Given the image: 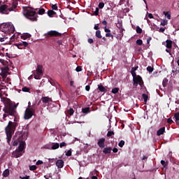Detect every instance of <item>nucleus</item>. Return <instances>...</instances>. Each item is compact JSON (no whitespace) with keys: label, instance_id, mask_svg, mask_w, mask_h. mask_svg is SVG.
I'll return each mask as SVG.
<instances>
[{"label":"nucleus","instance_id":"3c124183","mask_svg":"<svg viewBox=\"0 0 179 179\" xmlns=\"http://www.w3.org/2000/svg\"><path fill=\"white\" fill-rule=\"evenodd\" d=\"M49 82L53 86H56L57 85V83L55 81H54L53 79H51L50 80H49Z\"/></svg>","mask_w":179,"mask_h":179},{"label":"nucleus","instance_id":"052dcab7","mask_svg":"<svg viewBox=\"0 0 179 179\" xmlns=\"http://www.w3.org/2000/svg\"><path fill=\"white\" fill-rule=\"evenodd\" d=\"M173 122V121L172 120L171 117H169L167 120V123L171 124Z\"/></svg>","mask_w":179,"mask_h":179},{"label":"nucleus","instance_id":"412c9836","mask_svg":"<svg viewBox=\"0 0 179 179\" xmlns=\"http://www.w3.org/2000/svg\"><path fill=\"white\" fill-rule=\"evenodd\" d=\"M0 76H1L3 81H6V79L7 78L8 73L1 71V73H0Z\"/></svg>","mask_w":179,"mask_h":179},{"label":"nucleus","instance_id":"ddd939ff","mask_svg":"<svg viewBox=\"0 0 179 179\" xmlns=\"http://www.w3.org/2000/svg\"><path fill=\"white\" fill-rule=\"evenodd\" d=\"M25 145H26V143L24 142V141H20V145H19V147L17 148L18 150V151L20 152H23L24 150V148H25Z\"/></svg>","mask_w":179,"mask_h":179},{"label":"nucleus","instance_id":"423d86ee","mask_svg":"<svg viewBox=\"0 0 179 179\" xmlns=\"http://www.w3.org/2000/svg\"><path fill=\"white\" fill-rule=\"evenodd\" d=\"M138 85L141 87L143 86V81L141 76H137L133 78V85L137 87Z\"/></svg>","mask_w":179,"mask_h":179},{"label":"nucleus","instance_id":"c85d7f7f","mask_svg":"<svg viewBox=\"0 0 179 179\" xmlns=\"http://www.w3.org/2000/svg\"><path fill=\"white\" fill-rule=\"evenodd\" d=\"M174 117L176 119V122L177 123V124H178V122L179 121V112H178L177 113H176L174 115Z\"/></svg>","mask_w":179,"mask_h":179},{"label":"nucleus","instance_id":"774afa93","mask_svg":"<svg viewBox=\"0 0 179 179\" xmlns=\"http://www.w3.org/2000/svg\"><path fill=\"white\" fill-rule=\"evenodd\" d=\"M151 41H152V37H149V38L147 39V43L149 44Z\"/></svg>","mask_w":179,"mask_h":179},{"label":"nucleus","instance_id":"393cba45","mask_svg":"<svg viewBox=\"0 0 179 179\" xmlns=\"http://www.w3.org/2000/svg\"><path fill=\"white\" fill-rule=\"evenodd\" d=\"M142 97L143 98L144 103H148V96L146 94H143Z\"/></svg>","mask_w":179,"mask_h":179},{"label":"nucleus","instance_id":"39448f33","mask_svg":"<svg viewBox=\"0 0 179 179\" xmlns=\"http://www.w3.org/2000/svg\"><path fill=\"white\" fill-rule=\"evenodd\" d=\"M0 30L6 34H11L15 31V27L8 23H3L1 24Z\"/></svg>","mask_w":179,"mask_h":179},{"label":"nucleus","instance_id":"f8f14e48","mask_svg":"<svg viewBox=\"0 0 179 179\" xmlns=\"http://www.w3.org/2000/svg\"><path fill=\"white\" fill-rule=\"evenodd\" d=\"M105 141L106 138H101L100 139L98 140V143L97 145L101 148H103L105 147Z\"/></svg>","mask_w":179,"mask_h":179},{"label":"nucleus","instance_id":"6ab92c4d","mask_svg":"<svg viewBox=\"0 0 179 179\" xmlns=\"http://www.w3.org/2000/svg\"><path fill=\"white\" fill-rule=\"evenodd\" d=\"M166 47L168 48V49H171L172 48V41L171 40H166Z\"/></svg>","mask_w":179,"mask_h":179},{"label":"nucleus","instance_id":"69168bd1","mask_svg":"<svg viewBox=\"0 0 179 179\" xmlns=\"http://www.w3.org/2000/svg\"><path fill=\"white\" fill-rule=\"evenodd\" d=\"M87 42L91 44L94 43V40L92 38H88Z\"/></svg>","mask_w":179,"mask_h":179},{"label":"nucleus","instance_id":"dca6fc26","mask_svg":"<svg viewBox=\"0 0 179 179\" xmlns=\"http://www.w3.org/2000/svg\"><path fill=\"white\" fill-rule=\"evenodd\" d=\"M43 66L42 65H37V68H36V73L37 74H41L43 75Z\"/></svg>","mask_w":179,"mask_h":179},{"label":"nucleus","instance_id":"4d7b16f0","mask_svg":"<svg viewBox=\"0 0 179 179\" xmlns=\"http://www.w3.org/2000/svg\"><path fill=\"white\" fill-rule=\"evenodd\" d=\"M83 70L82 66H78L77 68L76 69V71L78 72H80Z\"/></svg>","mask_w":179,"mask_h":179},{"label":"nucleus","instance_id":"f3484780","mask_svg":"<svg viewBox=\"0 0 179 179\" xmlns=\"http://www.w3.org/2000/svg\"><path fill=\"white\" fill-rule=\"evenodd\" d=\"M113 149L110 147L108 148H105L103 150V152L104 153V155H109L110 153H111Z\"/></svg>","mask_w":179,"mask_h":179},{"label":"nucleus","instance_id":"e433bc0d","mask_svg":"<svg viewBox=\"0 0 179 179\" xmlns=\"http://www.w3.org/2000/svg\"><path fill=\"white\" fill-rule=\"evenodd\" d=\"M115 134L113 131H108L107 133V136L108 137H111Z\"/></svg>","mask_w":179,"mask_h":179},{"label":"nucleus","instance_id":"a211bd4d","mask_svg":"<svg viewBox=\"0 0 179 179\" xmlns=\"http://www.w3.org/2000/svg\"><path fill=\"white\" fill-rule=\"evenodd\" d=\"M98 90H99L101 92H103V93L107 92V89H106V88L104 87V86H103V85H101V84L98 85Z\"/></svg>","mask_w":179,"mask_h":179},{"label":"nucleus","instance_id":"9d476101","mask_svg":"<svg viewBox=\"0 0 179 179\" xmlns=\"http://www.w3.org/2000/svg\"><path fill=\"white\" fill-rule=\"evenodd\" d=\"M27 42H20L19 43H15V46L20 50L24 49L26 47H27Z\"/></svg>","mask_w":179,"mask_h":179},{"label":"nucleus","instance_id":"bf43d9fd","mask_svg":"<svg viewBox=\"0 0 179 179\" xmlns=\"http://www.w3.org/2000/svg\"><path fill=\"white\" fill-rule=\"evenodd\" d=\"M43 160H38L37 162L36 163V166H40L41 164H43Z\"/></svg>","mask_w":179,"mask_h":179},{"label":"nucleus","instance_id":"2eb2a0df","mask_svg":"<svg viewBox=\"0 0 179 179\" xmlns=\"http://www.w3.org/2000/svg\"><path fill=\"white\" fill-rule=\"evenodd\" d=\"M165 131H166V127H161L157 131V135L158 136H160L163 135Z\"/></svg>","mask_w":179,"mask_h":179},{"label":"nucleus","instance_id":"79ce46f5","mask_svg":"<svg viewBox=\"0 0 179 179\" xmlns=\"http://www.w3.org/2000/svg\"><path fill=\"white\" fill-rule=\"evenodd\" d=\"M75 113V110L73 109V108H70L69 110H68V113L70 115H73Z\"/></svg>","mask_w":179,"mask_h":179},{"label":"nucleus","instance_id":"a878e982","mask_svg":"<svg viewBox=\"0 0 179 179\" xmlns=\"http://www.w3.org/2000/svg\"><path fill=\"white\" fill-rule=\"evenodd\" d=\"M56 14V12L52 10H49L48 11V15L49 17H52V15H55Z\"/></svg>","mask_w":179,"mask_h":179},{"label":"nucleus","instance_id":"c03bdc74","mask_svg":"<svg viewBox=\"0 0 179 179\" xmlns=\"http://www.w3.org/2000/svg\"><path fill=\"white\" fill-rule=\"evenodd\" d=\"M94 15L96 16L99 15V8L98 7L96 8V10L94 11Z\"/></svg>","mask_w":179,"mask_h":179},{"label":"nucleus","instance_id":"6e6552de","mask_svg":"<svg viewBox=\"0 0 179 179\" xmlns=\"http://www.w3.org/2000/svg\"><path fill=\"white\" fill-rule=\"evenodd\" d=\"M45 35H48L50 37H59L61 36V34L57 32V31H48L46 34Z\"/></svg>","mask_w":179,"mask_h":179},{"label":"nucleus","instance_id":"aec40b11","mask_svg":"<svg viewBox=\"0 0 179 179\" xmlns=\"http://www.w3.org/2000/svg\"><path fill=\"white\" fill-rule=\"evenodd\" d=\"M31 36V34L26 33L21 35V38L22 40H27V38H30Z\"/></svg>","mask_w":179,"mask_h":179},{"label":"nucleus","instance_id":"5fc2aeb1","mask_svg":"<svg viewBox=\"0 0 179 179\" xmlns=\"http://www.w3.org/2000/svg\"><path fill=\"white\" fill-rule=\"evenodd\" d=\"M67 144L65 142H62L59 144L60 148L66 147Z\"/></svg>","mask_w":179,"mask_h":179},{"label":"nucleus","instance_id":"4be33fe9","mask_svg":"<svg viewBox=\"0 0 179 179\" xmlns=\"http://www.w3.org/2000/svg\"><path fill=\"white\" fill-rule=\"evenodd\" d=\"M82 113H85V114H87V113H90V108L87 107V108H83V109H82Z\"/></svg>","mask_w":179,"mask_h":179},{"label":"nucleus","instance_id":"473e14b6","mask_svg":"<svg viewBox=\"0 0 179 179\" xmlns=\"http://www.w3.org/2000/svg\"><path fill=\"white\" fill-rule=\"evenodd\" d=\"M96 38H103L100 31H96Z\"/></svg>","mask_w":179,"mask_h":179},{"label":"nucleus","instance_id":"4c0bfd02","mask_svg":"<svg viewBox=\"0 0 179 179\" xmlns=\"http://www.w3.org/2000/svg\"><path fill=\"white\" fill-rule=\"evenodd\" d=\"M36 169H37V166L36 165H31L29 166V170L31 171H34Z\"/></svg>","mask_w":179,"mask_h":179},{"label":"nucleus","instance_id":"f257e3e1","mask_svg":"<svg viewBox=\"0 0 179 179\" xmlns=\"http://www.w3.org/2000/svg\"><path fill=\"white\" fill-rule=\"evenodd\" d=\"M1 101L3 102L5 106L3 109V111L5 112V114L3 115V119L6 120L8 115L15 117L17 106L13 104L12 101L8 98H1Z\"/></svg>","mask_w":179,"mask_h":179},{"label":"nucleus","instance_id":"09e8293b","mask_svg":"<svg viewBox=\"0 0 179 179\" xmlns=\"http://www.w3.org/2000/svg\"><path fill=\"white\" fill-rule=\"evenodd\" d=\"M4 90V88H1L0 87V97L2 99L5 92H3L2 90Z\"/></svg>","mask_w":179,"mask_h":179},{"label":"nucleus","instance_id":"37998d69","mask_svg":"<svg viewBox=\"0 0 179 179\" xmlns=\"http://www.w3.org/2000/svg\"><path fill=\"white\" fill-rule=\"evenodd\" d=\"M153 70H154V68L152 67L151 66H148L147 67V71H149L150 73H152L153 71Z\"/></svg>","mask_w":179,"mask_h":179},{"label":"nucleus","instance_id":"5701e85b","mask_svg":"<svg viewBox=\"0 0 179 179\" xmlns=\"http://www.w3.org/2000/svg\"><path fill=\"white\" fill-rule=\"evenodd\" d=\"M9 173H10L9 170H8V169H6V170L3 172V176L4 178H7V177H8Z\"/></svg>","mask_w":179,"mask_h":179},{"label":"nucleus","instance_id":"f704fd0d","mask_svg":"<svg viewBox=\"0 0 179 179\" xmlns=\"http://www.w3.org/2000/svg\"><path fill=\"white\" fill-rule=\"evenodd\" d=\"M136 33H138V34H141L142 33V29L140 27H136Z\"/></svg>","mask_w":179,"mask_h":179},{"label":"nucleus","instance_id":"ea45409f","mask_svg":"<svg viewBox=\"0 0 179 179\" xmlns=\"http://www.w3.org/2000/svg\"><path fill=\"white\" fill-rule=\"evenodd\" d=\"M30 91V88L27 87H22V92H29Z\"/></svg>","mask_w":179,"mask_h":179},{"label":"nucleus","instance_id":"6e6d98bb","mask_svg":"<svg viewBox=\"0 0 179 179\" xmlns=\"http://www.w3.org/2000/svg\"><path fill=\"white\" fill-rule=\"evenodd\" d=\"M52 8L54 10H58V6H57V4H54V5L52 6Z\"/></svg>","mask_w":179,"mask_h":179},{"label":"nucleus","instance_id":"20e7f679","mask_svg":"<svg viewBox=\"0 0 179 179\" xmlns=\"http://www.w3.org/2000/svg\"><path fill=\"white\" fill-rule=\"evenodd\" d=\"M17 3L15 1L12 2V6L10 7H8L7 5H1L0 6V13L8 15L9 12L13 11L17 8Z\"/></svg>","mask_w":179,"mask_h":179},{"label":"nucleus","instance_id":"603ef678","mask_svg":"<svg viewBox=\"0 0 179 179\" xmlns=\"http://www.w3.org/2000/svg\"><path fill=\"white\" fill-rule=\"evenodd\" d=\"M167 22L168 21L166 20V19H164V20H163L162 22H161V25L162 26H166L167 24Z\"/></svg>","mask_w":179,"mask_h":179},{"label":"nucleus","instance_id":"8fccbe9b","mask_svg":"<svg viewBox=\"0 0 179 179\" xmlns=\"http://www.w3.org/2000/svg\"><path fill=\"white\" fill-rule=\"evenodd\" d=\"M161 164H162L164 168H166L168 165L164 160H161Z\"/></svg>","mask_w":179,"mask_h":179},{"label":"nucleus","instance_id":"9b49d317","mask_svg":"<svg viewBox=\"0 0 179 179\" xmlns=\"http://www.w3.org/2000/svg\"><path fill=\"white\" fill-rule=\"evenodd\" d=\"M22 155H23V154L20 151H19L18 149H16L15 152H13L12 153V157L19 158V157H22Z\"/></svg>","mask_w":179,"mask_h":179},{"label":"nucleus","instance_id":"58836bf2","mask_svg":"<svg viewBox=\"0 0 179 179\" xmlns=\"http://www.w3.org/2000/svg\"><path fill=\"white\" fill-rule=\"evenodd\" d=\"M124 144H125V142L124 141V140H120V142L119 143L118 145L120 148H123Z\"/></svg>","mask_w":179,"mask_h":179},{"label":"nucleus","instance_id":"c756f323","mask_svg":"<svg viewBox=\"0 0 179 179\" xmlns=\"http://www.w3.org/2000/svg\"><path fill=\"white\" fill-rule=\"evenodd\" d=\"M119 90H120L119 88L115 87V88L112 89L111 92H112L113 94H117V93H118Z\"/></svg>","mask_w":179,"mask_h":179},{"label":"nucleus","instance_id":"2f4dec72","mask_svg":"<svg viewBox=\"0 0 179 179\" xmlns=\"http://www.w3.org/2000/svg\"><path fill=\"white\" fill-rule=\"evenodd\" d=\"M1 71L8 74V71H9V67L6 66V67H4V68H1Z\"/></svg>","mask_w":179,"mask_h":179},{"label":"nucleus","instance_id":"de8ad7c7","mask_svg":"<svg viewBox=\"0 0 179 179\" xmlns=\"http://www.w3.org/2000/svg\"><path fill=\"white\" fill-rule=\"evenodd\" d=\"M98 6L99 9H103L104 7V2H100Z\"/></svg>","mask_w":179,"mask_h":179},{"label":"nucleus","instance_id":"680f3d73","mask_svg":"<svg viewBox=\"0 0 179 179\" xmlns=\"http://www.w3.org/2000/svg\"><path fill=\"white\" fill-rule=\"evenodd\" d=\"M57 43L59 44V46H62V47L64 46L62 40H58V41H57Z\"/></svg>","mask_w":179,"mask_h":179},{"label":"nucleus","instance_id":"7ed1b4c3","mask_svg":"<svg viewBox=\"0 0 179 179\" xmlns=\"http://www.w3.org/2000/svg\"><path fill=\"white\" fill-rule=\"evenodd\" d=\"M23 15L25 18L29 20L31 22L38 21V15L36 9L31 7H25L23 10Z\"/></svg>","mask_w":179,"mask_h":179},{"label":"nucleus","instance_id":"c9c22d12","mask_svg":"<svg viewBox=\"0 0 179 179\" xmlns=\"http://www.w3.org/2000/svg\"><path fill=\"white\" fill-rule=\"evenodd\" d=\"M36 108H37V106L36 104H34L30 109L34 114Z\"/></svg>","mask_w":179,"mask_h":179},{"label":"nucleus","instance_id":"4468645a","mask_svg":"<svg viewBox=\"0 0 179 179\" xmlns=\"http://www.w3.org/2000/svg\"><path fill=\"white\" fill-rule=\"evenodd\" d=\"M56 166L59 168V169H62L64 167V162L62 159H59L56 162Z\"/></svg>","mask_w":179,"mask_h":179},{"label":"nucleus","instance_id":"cd10ccee","mask_svg":"<svg viewBox=\"0 0 179 179\" xmlns=\"http://www.w3.org/2000/svg\"><path fill=\"white\" fill-rule=\"evenodd\" d=\"M59 148V143H55L53 144L52 147V150H57V148Z\"/></svg>","mask_w":179,"mask_h":179},{"label":"nucleus","instance_id":"f03ea898","mask_svg":"<svg viewBox=\"0 0 179 179\" xmlns=\"http://www.w3.org/2000/svg\"><path fill=\"white\" fill-rule=\"evenodd\" d=\"M17 126V122H13L12 121H10L8 122V124L6 127L5 131L6 135V140L8 145H10L13 134H14V131Z\"/></svg>","mask_w":179,"mask_h":179},{"label":"nucleus","instance_id":"338daca9","mask_svg":"<svg viewBox=\"0 0 179 179\" xmlns=\"http://www.w3.org/2000/svg\"><path fill=\"white\" fill-rule=\"evenodd\" d=\"M101 24H102L103 25H104L105 27H107V25H108L107 21L104 20V21H103V22H101Z\"/></svg>","mask_w":179,"mask_h":179},{"label":"nucleus","instance_id":"864d4df0","mask_svg":"<svg viewBox=\"0 0 179 179\" xmlns=\"http://www.w3.org/2000/svg\"><path fill=\"white\" fill-rule=\"evenodd\" d=\"M106 37H111L112 38H114V35H113L111 33L108 32L106 34Z\"/></svg>","mask_w":179,"mask_h":179},{"label":"nucleus","instance_id":"a18cd8bd","mask_svg":"<svg viewBox=\"0 0 179 179\" xmlns=\"http://www.w3.org/2000/svg\"><path fill=\"white\" fill-rule=\"evenodd\" d=\"M131 74L133 76V79L135 78V77L138 76L136 71L133 70L131 71Z\"/></svg>","mask_w":179,"mask_h":179},{"label":"nucleus","instance_id":"0e129e2a","mask_svg":"<svg viewBox=\"0 0 179 179\" xmlns=\"http://www.w3.org/2000/svg\"><path fill=\"white\" fill-rule=\"evenodd\" d=\"M85 90L87 92H90V85H87L86 87H85Z\"/></svg>","mask_w":179,"mask_h":179},{"label":"nucleus","instance_id":"bb28decb","mask_svg":"<svg viewBox=\"0 0 179 179\" xmlns=\"http://www.w3.org/2000/svg\"><path fill=\"white\" fill-rule=\"evenodd\" d=\"M45 8H39V10L38 12V13L40 15H43V14H45Z\"/></svg>","mask_w":179,"mask_h":179},{"label":"nucleus","instance_id":"e2e57ef3","mask_svg":"<svg viewBox=\"0 0 179 179\" xmlns=\"http://www.w3.org/2000/svg\"><path fill=\"white\" fill-rule=\"evenodd\" d=\"M104 31L106 33H110L111 31L109 29H107V27H104Z\"/></svg>","mask_w":179,"mask_h":179},{"label":"nucleus","instance_id":"1a4fd4ad","mask_svg":"<svg viewBox=\"0 0 179 179\" xmlns=\"http://www.w3.org/2000/svg\"><path fill=\"white\" fill-rule=\"evenodd\" d=\"M41 101L43 103L46 104L47 106L49 105L50 102H52V98H50V97H48V96H43V97H42V98L41 99Z\"/></svg>","mask_w":179,"mask_h":179},{"label":"nucleus","instance_id":"72a5a7b5","mask_svg":"<svg viewBox=\"0 0 179 179\" xmlns=\"http://www.w3.org/2000/svg\"><path fill=\"white\" fill-rule=\"evenodd\" d=\"M168 82H169V80H168L167 78H164V80H163V83H162L163 86H164V87H166L167 85H168Z\"/></svg>","mask_w":179,"mask_h":179},{"label":"nucleus","instance_id":"a19ab883","mask_svg":"<svg viewBox=\"0 0 179 179\" xmlns=\"http://www.w3.org/2000/svg\"><path fill=\"white\" fill-rule=\"evenodd\" d=\"M136 43L137 45L141 46L143 44V41L141 39H138V40H136Z\"/></svg>","mask_w":179,"mask_h":179},{"label":"nucleus","instance_id":"13d9d810","mask_svg":"<svg viewBox=\"0 0 179 179\" xmlns=\"http://www.w3.org/2000/svg\"><path fill=\"white\" fill-rule=\"evenodd\" d=\"M66 156L71 157V150H69L66 153Z\"/></svg>","mask_w":179,"mask_h":179},{"label":"nucleus","instance_id":"b1692460","mask_svg":"<svg viewBox=\"0 0 179 179\" xmlns=\"http://www.w3.org/2000/svg\"><path fill=\"white\" fill-rule=\"evenodd\" d=\"M163 14L166 17V18L168 20H171V13H169V12L164 11Z\"/></svg>","mask_w":179,"mask_h":179},{"label":"nucleus","instance_id":"7c9ffc66","mask_svg":"<svg viewBox=\"0 0 179 179\" xmlns=\"http://www.w3.org/2000/svg\"><path fill=\"white\" fill-rule=\"evenodd\" d=\"M41 76H42V74L36 73V74H34V79L41 80Z\"/></svg>","mask_w":179,"mask_h":179},{"label":"nucleus","instance_id":"49530a36","mask_svg":"<svg viewBox=\"0 0 179 179\" xmlns=\"http://www.w3.org/2000/svg\"><path fill=\"white\" fill-rule=\"evenodd\" d=\"M19 145V140L16 139L14 140L13 143V146H17Z\"/></svg>","mask_w":179,"mask_h":179},{"label":"nucleus","instance_id":"0eeeda50","mask_svg":"<svg viewBox=\"0 0 179 179\" xmlns=\"http://www.w3.org/2000/svg\"><path fill=\"white\" fill-rule=\"evenodd\" d=\"M34 115V113L32 112V110L30 108H27L25 110L24 119L29 120L31 118L32 115Z\"/></svg>","mask_w":179,"mask_h":179}]
</instances>
